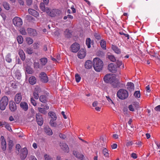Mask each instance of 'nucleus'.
Here are the masks:
<instances>
[{
  "label": "nucleus",
  "instance_id": "obj_50",
  "mask_svg": "<svg viewBox=\"0 0 160 160\" xmlns=\"http://www.w3.org/2000/svg\"><path fill=\"white\" fill-rule=\"evenodd\" d=\"M34 65V68L37 69L40 68H41L40 64L38 62H35Z\"/></svg>",
  "mask_w": 160,
  "mask_h": 160
},
{
  "label": "nucleus",
  "instance_id": "obj_30",
  "mask_svg": "<svg viewBox=\"0 0 160 160\" xmlns=\"http://www.w3.org/2000/svg\"><path fill=\"white\" fill-rule=\"evenodd\" d=\"M29 83L32 85L35 84L36 82V79L34 76L30 77L29 79Z\"/></svg>",
  "mask_w": 160,
  "mask_h": 160
},
{
  "label": "nucleus",
  "instance_id": "obj_17",
  "mask_svg": "<svg viewBox=\"0 0 160 160\" xmlns=\"http://www.w3.org/2000/svg\"><path fill=\"white\" fill-rule=\"evenodd\" d=\"M27 31L29 35L31 36H34L37 35V32L35 30L31 28H28Z\"/></svg>",
  "mask_w": 160,
  "mask_h": 160
},
{
  "label": "nucleus",
  "instance_id": "obj_6",
  "mask_svg": "<svg viewBox=\"0 0 160 160\" xmlns=\"http://www.w3.org/2000/svg\"><path fill=\"white\" fill-rule=\"evenodd\" d=\"M12 22L15 27L18 28L21 27L23 23L22 19L18 17L14 18L12 20Z\"/></svg>",
  "mask_w": 160,
  "mask_h": 160
},
{
  "label": "nucleus",
  "instance_id": "obj_10",
  "mask_svg": "<svg viewBox=\"0 0 160 160\" xmlns=\"http://www.w3.org/2000/svg\"><path fill=\"white\" fill-rule=\"evenodd\" d=\"M71 51L73 52H77L80 48V46L79 44L77 42L73 43L71 47Z\"/></svg>",
  "mask_w": 160,
  "mask_h": 160
},
{
  "label": "nucleus",
  "instance_id": "obj_2",
  "mask_svg": "<svg viewBox=\"0 0 160 160\" xmlns=\"http://www.w3.org/2000/svg\"><path fill=\"white\" fill-rule=\"evenodd\" d=\"M117 95L118 98L120 99L124 100L128 97V93L126 90L120 89L118 91Z\"/></svg>",
  "mask_w": 160,
  "mask_h": 160
},
{
  "label": "nucleus",
  "instance_id": "obj_38",
  "mask_svg": "<svg viewBox=\"0 0 160 160\" xmlns=\"http://www.w3.org/2000/svg\"><path fill=\"white\" fill-rule=\"evenodd\" d=\"M56 120L51 119L50 121V124L51 126L53 127H56L57 126V123L55 122Z\"/></svg>",
  "mask_w": 160,
  "mask_h": 160
},
{
  "label": "nucleus",
  "instance_id": "obj_23",
  "mask_svg": "<svg viewBox=\"0 0 160 160\" xmlns=\"http://www.w3.org/2000/svg\"><path fill=\"white\" fill-rule=\"evenodd\" d=\"M28 12L30 14L35 17H37L39 15L37 11L31 8H29L28 9Z\"/></svg>",
  "mask_w": 160,
  "mask_h": 160
},
{
  "label": "nucleus",
  "instance_id": "obj_25",
  "mask_svg": "<svg viewBox=\"0 0 160 160\" xmlns=\"http://www.w3.org/2000/svg\"><path fill=\"white\" fill-rule=\"evenodd\" d=\"M112 48L116 53L119 54L121 53V50L117 46L115 45H112Z\"/></svg>",
  "mask_w": 160,
  "mask_h": 160
},
{
  "label": "nucleus",
  "instance_id": "obj_53",
  "mask_svg": "<svg viewBox=\"0 0 160 160\" xmlns=\"http://www.w3.org/2000/svg\"><path fill=\"white\" fill-rule=\"evenodd\" d=\"M44 158L45 160H52V158L50 156L47 154L45 155Z\"/></svg>",
  "mask_w": 160,
  "mask_h": 160
},
{
  "label": "nucleus",
  "instance_id": "obj_64",
  "mask_svg": "<svg viewBox=\"0 0 160 160\" xmlns=\"http://www.w3.org/2000/svg\"><path fill=\"white\" fill-rule=\"evenodd\" d=\"M154 109L157 111H160V105H158L155 107Z\"/></svg>",
  "mask_w": 160,
  "mask_h": 160
},
{
  "label": "nucleus",
  "instance_id": "obj_32",
  "mask_svg": "<svg viewBox=\"0 0 160 160\" xmlns=\"http://www.w3.org/2000/svg\"><path fill=\"white\" fill-rule=\"evenodd\" d=\"M48 116H50L52 119L56 120L57 119V117L55 113L53 112H50L48 113Z\"/></svg>",
  "mask_w": 160,
  "mask_h": 160
},
{
  "label": "nucleus",
  "instance_id": "obj_63",
  "mask_svg": "<svg viewBox=\"0 0 160 160\" xmlns=\"http://www.w3.org/2000/svg\"><path fill=\"white\" fill-rule=\"evenodd\" d=\"M131 157L134 159L137 158V157L136 153H132L131 154Z\"/></svg>",
  "mask_w": 160,
  "mask_h": 160
},
{
  "label": "nucleus",
  "instance_id": "obj_43",
  "mask_svg": "<svg viewBox=\"0 0 160 160\" xmlns=\"http://www.w3.org/2000/svg\"><path fill=\"white\" fill-rule=\"evenodd\" d=\"M102 153L104 156L106 157L108 156L109 154L108 153V150L106 148H104L102 150Z\"/></svg>",
  "mask_w": 160,
  "mask_h": 160
},
{
  "label": "nucleus",
  "instance_id": "obj_29",
  "mask_svg": "<svg viewBox=\"0 0 160 160\" xmlns=\"http://www.w3.org/2000/svg\"><path fill=\"white\" fill-rule=\"evenodd\" d=\"M40 64L42 66H45L47 63L48 60L46 58H43L40 59Z\"/></svg>",
  "mask_w": 160,
  "mask_h": 160
},
{
  "label": "nucleus",
  "instance_id": "obj_4",
  "mask_svg": "<svg viewBox=\"0 0 160 160\" xmlns=\"http://www.w3.org/2000/svg\"><path fill=\"white\" fill-rule=\"evenodd\" d=\"M115 79V77L112 74H108L106 75L104 78L103 80L105 82L107 83H110L113 82Z\"/></svg>",
  "mask_w": 160,
  "mask_h": 160
},
{
  "label": "nucleus",
  "instance_id": "obj_60",
  "mask_svg": "<svg viewBox=\"0 0 160 160\" xmlns=\"http://www.w3.org/2000/svg\"><path fill=\"white\" fill-rule=\"evenodd\" d=\"M17 85L16 83L15 82L12 83L11 84V87L14 88V89H16L17 88Z\"/></svg>",
  "mask_w": 160,
  "mask_h": 160
},
{
  "label": "nucleus",
  "instance_id": "obj_39",
  "mask_svg": "<svg viewBox=\"0 0 160 160\" xmlns=\"http://www.w3.org/2000/svg\"><path fill=\"white\" fill-rule=\"evenodd\" d=\"M26 71L28 74H31L33 73V71L32 68L29 67H27L26 68Z\"/></svg>",
  "mask_w": 160,
  "mask_h": 160
},
{
  "label": "nucleus",
  "instance_id": "obj_34",
  "mask_svg": "<svg viewBox=\"0 0 160 160\" xmlns=\"http://www.w3.org/2000/svg\"><path fill=\"white\" fill-rule=\"evenodd\" d=\"M106 42L103 39H102L100 42L101 47L104 50L106 49Z\"/></svg>",
  "mask_w": 160,
  "mask_h": 160
},
{
  "label": "nucleus",
  "instance_id": "obj_61",
  "mask_svg": "<svg viewBox=\"0 0 160 160\" xmlns=\"http://www.w3.org/2000/svg\"><path fill=\"white\" fill-rule=\"evenodd\" d=\"M18 2L21 5L23 6L24 4V2L23 0H18Z\"/></svg>",
  "mask_w": 160,
  "mask_h": 160
},
{
  "label": "nucleus",
  "instance_id": "obj_59",
  "mask_svg": "<svg viewBox=\"0 0 160 160\" xmlns=\"http://www.w3.org/2000/svg\"><path fill=\"white\" fill-rule=\"evenodd\" d=\"M128 108L129 110H130V111L132 112L134 111V109L132 105H130L129 106Z\"/></svg>",
  "mask_w": 160,
  "mask_h": 160
},
{
  "label": "nucleus",
  "instance_id": "obj_37",
  "mask_svg": "<svg viewBox=\"0 0 160 160\" xmlns=\"http://www.w3.org/2000/svg\"><path fill=\"white\" fill-rule=\"evenodd\" d=\"M17 40L19 44H22V43L23 40L22 36H18L17 38Z\"/></svg>",
  "mask_w": 160,
  "mask_h": 160
},
{
  "label": "nucleus",
  "instance_id": "obj_62",
  "mask_svg": "<svg viewBox=\"0 0 160 160\" xmlns=\"http://www.w3.org/2000/svg\"><path fill=\"white\" fill-rule=\"evenodd\" d=\"M112 149H116L117 147V144L116 143H113L111 146Z\"/></svg>",
  "mask_w": 160,
  "mask_h": 160
},
{
  "label": "nucleus",
  "instance_id": "obj_33",
  "mask_svg": "<svg viewBox=\"0 0 160 160\" xmlns=\"http://www.w3.org/2000/svg\"><path fill=\"white\" fill-rule=\"evenodd\" d=\"M45 4L43 2H41L40 4V9L43 12H46V11L47 9H48V8L47 7H45Z\"/></svg>",
  "mask_w": 160,
  "mask_h": 160
},
{
  "label": "nucleus",
  "instance_id": "obj_36",
  "mask_svg": "<svg viewBox=\"0 0 160 160\" xmlns=\"http://www.w3.org/2000/svg\"><path fill=\"white\" fill-rule=\"evenodd\" d=\"M38 110L39 112L44 114H46L47 113L46 110H45L44 108L39 107L38 108Z\"/></svg>",
  "mask_w": 160,
  "mask_h": 160
},
{
  "label": "nucleus",
  "instance_id": "obj_24",
  "mask_svg": "<svg viewBox=\"0 0 160 160\" xmlns=\"http://www.w3.org/2000/svg\"><path fill=\"white\" fill-rule=\"evenodd\" d=\"M44 131L45 133L48 135H52V131L49 127H45L44 128Z\"/></svg>",
  "mask_w": 160,
  "mask_h": 160
},
{
  "label": "nucleus",
  "instance_id": "obj_56",
  "mask_svg": "<svg viewBox=\"0 0 160 160\" xmlns=\"http://www.w3.org/2000/svg\"><path fill=\"white\" fill-rule=\"evenodd\" d=\"M27 52L29 54H31L33 52L31 48H27Z\"/></svg>",
  "mask_w": 160,
  "mask_h": 160
},
{
  "label": "nucleus",
  "instance_id": "obj_22",
  "mask_svg": "<svg viewBox=\"0 0 160 160\" xmlns=\"http://www.w3.org/2000/svg\"><path fill=\"white\" fill-rule=\"evenodd\" d=\"M40 90V89L39 88H36L35 89V90L34 91L33 93V98L36 99H38L39 98V91Z\"/></svg>",
  "mask_w": 160,
  "mask_h": 160
},
{
  "label": "nucleus",
  "instance_id": "obj_47",
  "mask_svg": "<svg viewBox=\"0 0 160 160\" xmlns=\"http://www.w3.org/2000/svg\"><path fill=\"white\" fill-rule=\"evenodd\" d=\"M133 95L136 98H139L140 96V91H135Z\"/></svg>",
  "mask_w": 160,
  "mask_h": 160
},
{
  "label": "nucleus",
  "instance_id": "obj_20",
  "mask_svg": "<svg viewBox=\"0 0 160 160\" xmlns=\"http://www.w3.org/2000/svg\"><path fill=\"white\" fill-rule=\"evenodd\" d=\"M73 154L77 158L82 160L84 158V155L80 153L79 152L76 151H74L73 152Z\"/></svg>",
  "mask_w": 160,
  "mask_h": 160
},
{
  "label": "nucleus",
  "instance_id": "obj_51",
  "mask_svg": "<svg viewBox=\"0 0 160 160\" xmlns=\"http://www.w3.org/2000/svg\"><path fill=\"white\" fill-rule=\"evenodd\" d=\"M20 33L23 35H25L27 34V32L25 29L24 28H22L20 30Z\"/></svg>",
  "mask_w": 160,
  "mask_h": 160
},
{
  "label": "nucleus",
  "instance_id": "obj_48",
  "mask_svg": "<svg viewBox=\"0 0 160 160\" xmlns=\"http://www.w3.org/2000/svg\"><path fill=\"white\" fill-rule=\"evenodd\" d=\"M5 128L9 131H12V130L10 127V125L8 124V123L6 122V124H5V126H4Z\"/></svg>",
  "mask_w": 160,
  "mask_h": 160
},
{
  "label": "nucleus",
  "instance_id": "obj_55",
  "mask_svg": "<svg viewBox=\"0 0 160 160\" xmlns=\"http://www.w3.org/2000/svg\"><path fill=\"white\" fill-rule=\"evenodd\" d=\"M119 33L121 35H124L127 38V39H128L129 38V36L128 34H125L122 32H120Z\"/></svg>",
  "mask_w": 160,
  "mask_h": 160
},
{
  "label": "nucleus",
  "instance_id": "obj_28",
  "mask_svg": "<svg viewBox=\"0 0 160 160\" xmlns=\"http://www.w3.org/2000/svg\"><path fill=\"white\" fill-rule=\"evenodd\" d=\"M19 54L21 59L23 61L24 60L25 57L24 52L22 50H19Z\"/></svg>",
  "mask_w": 160,
  "mask_h": 160
},
{
  "label": "nucleus",
  "instance_id": "obj_5",
  "mask_svg": "<svg viewBox=\"0 0 160 160\" xmlns=\"http://www.w3.org/2000/svg\"><path fill=\"white\" fill-rule=\"evenodd\" d=\"M60 12V10L56 9H54L51 10L48 8L47 9L46 11V13L51 17H54L58 15L59 14Z\"/></svg>",
  "mask_w": 160,
  "mask_h": 160
},
{
  "label": "nucleus",
  "instance_id": "obj_52",
  "mask_svg": "<svg viewBox=\"0 0 160 160\" xmlns=\"http://www.w3.org/2000/svg\"><path fill=\"white\" fill-rule=\"evenodd\" d=\"M108 58L109 60L112 62H114L116 61L115 57L113 55H109L108 57Z\"/></svg>",
  "mask_w": 160,
  "mask_h": 160
},
{
  "label": "nucleus",
  "instance_id": "obj_14",
  "mask_svg": "<svg viewBox=\"0 0 160 160\" xmlns=\"http://www.w3.org/2000/svg\"><path fill=\"white\" fill-rule=\"evenodd\" d=\"M9 108L10 110L12 112L15 111L17 109V107L15 102L12 101H10Z\"/></svg>",
  "mask_w": 160,
  "mask_h": 160
},
{
  "label": "nucleus",
  "instance_id": "obj_41",
  "mask_svg": "<svg viewBox=\"0 0 160 160\" xmlns=\"http://www.w3.org/2000/svg\"><path fill=\"white\" fill-rule=\"evenodd\" d=\"M21 146L19 144H17L16 146V152L18 154L19 153V151H20Z\"/></svg>",
  "mask_w": 160,
  "mask_h": 160
},
{
  "label": "nucleus",
  "instance_id": "obj_44",
  "mask_svg": "<svg viewBox=\"0 0 160 160\" xmlns=\"http://www.w3.org/2000/svg\"><path fill=\"white\" fill-rule=\"evenodd\" d=\"M4 8L7 10H8L10 9L9 4L7 2H4L3 4Z\"/></svg>",
  "mask_w": 160,
  "mask_h": 160
},
{
  "label": "nucleus",
  "instance_id": "obj_35",
  "mask_svg": "<svg viewBox=\"0 0 160 160\" xmlns=\"http://www.w3.org/2000/svg\"><path fill=\"white\" fill-rule=\"evenodd\" d=\"M110 84H112L114 88H117L119 86V83L118 81H116L115 79Z\"/></svg>",
  "mask_w": 160,
  "mask_h": 160
},
{
  "label": "nucleus",
  "instance_id": "obj_26",
  "mask_svg": "<svg viewBox=\"0 0 160 160\" xmlns=\"http://www.w3.org/2000/svg\"><path fill=\"white\" fill-rule=\"evenodd\" d=\"M94 43L93 41H91L90 38H87L86 40V44L88 48H91V44H93Z\"/></svg>",
  "mask_w": 160,
  "mask_h": 160
},
{
  "label": "nucleus",
  "instance_id": "obj_8",
  "mask_svg": "<svg viewBox=\"0 0 160 160\" xmlns=\"http://www.w3.org/2000/svg\"><path fill=\"white\" fill-rule=\"evenodd\" d=\"M40 80L43 83L47 82L48 81V78L46 74L44 72H41L39 75Z\"/></svg>",
  "mask_w": 160,
  "mask_h": 160
},
{
  "label": "nucleus",
  "instance_id": "obj_57",
  "mask_svg": "<svg viewBox=\"0 0 160 160\" xmlns=\"http://www.w3.org/2000/svg\"><path fill=\"white\" fill-rule=\"evenodd\" d=\"M32 0H27L26 2L27 5L30 6L32 3Z\"/></svg>",
  "mask_w": 160,
  "mask_h": 160
},
{
  "label": "nucleus",
  "instance_id": "obj_40",
  "mask_svg": "<svg viewBox=\"0 0 160 160\" xmlns=\"http://www.w3.org/2000/svg\"><path fill=\"white\" fill-rule=\"evenodd\" d=\"M13 145V143L12 140H10L8 144V148L10 151L11 150Z\"/></svg>",
  "mask_w": 160,
  "mask_h": 160
},
{
  "label": "nucleus",
  "instance_id": "obj_15",
  "mask_svg": "<svg viewBox=\"0 0 160 160\" xmlns=\"http://www.w3.org/2000/svg\"><path fill=\"white\" fill-rule=\"evenodd\" d=\"M86 54V51L83 49H81L78 53V57L79 58L82 59L84 58Z\"/></svg>",
  "mask_w": 160,
  "mask_h": 160
},
{
  "label": "nucleus",
  "instance_id": "obj_11",
  "mask_svg": "<svg viewBox=\"0 0 160 160\" xmlns=\"http://www.w3.org/2000/svg\"><path fill=\"white\" fill-rule=\"evenodd\" d=\"M36 118L38 124L39 126H42L43 123V119L42 116L39 113H37L36 115Z\"/></svg>",
  "mask_w": 160,
  "mask_h": 160
},
{
  "label": "nucleus",
  "instance_id": "obj_45",
  "mask_svg": "<svg viewBox=\"0 0 160 160\" xmlns=\"http://www.w3.org/2000/svg\"><path fill=\"white\" fill-rule=\"evenodd\" d=\"M30 101L31 103L34 106L37 105V102L33 98V97H31L30 98Z\"/></svg>",
  "mask_w": 160,
  "mask_h": 160
},
{
  "label": "nucleus",
  "instance_id": "obj_31",
  "mask_svg": "<svg viewBox=\"0 0 160 160\" xmlns=\"http://www.w3.org/2000/svg\"><path fill=\"white\" fill-rule=\"evenodd\" d=\"M65 37L68 38L71 37L72 35V32L69 29H66L64 32Z\"/></svg>",
  "mask_w": 160,
  "mask_h": 160
},
{
  "label": "nucleus",
  "instance_id": "obj_7",
  "mask_svg": "<svg viewBox=\"0 0 160 160\" xmlns=\"http://www.w3.org/2000/svg\"><path fill=\"white\" fill-rule=\"evenodd\" d=\"M19 153L20 159L22 160L25 159L28 153V150L27 148H24L21 149Z\"/></svg>",
  "mask_w": 160,
  "mask_h": 160
},
{
  "label": "nucleus",
  "instance_id": "obj_49",
  "mask_svg": "<svg viewBox=\"0 0 160 160\" xmlns=\"http://www.w3.org/2000/svg\"><path fill=\"white\" fill-rule=\"evenodd\" d=\"M75 78L77 82H80L81 78L79 75L78 74H76L75 75Z\"/></svg>",
  "mask_w": 160,
  "mask_h": 160
},
{
  "label": "nucleus",
  "instance_id": "obj_1",
  "mask_svg": "<svg viewBox=\"0 0 160 160\" xmlns=\"http://www.w3.org/2000/svg\"><path fill=\"white\" fill-rule=\"evenodd\" d=\"M93 66L95 71L97 72H100L102 69L103 63L100 58H96L93 59Z\"/></svg>",
  "mask_w": 160,
  "mask_h": 160
},
{
  "label": "nucleus",
  "instance_id": "obj_27",
  "mask_svg": "<svg viewBox=\"0 0 160 160\" xmlns=\"http://www.w3.org/2000/svg\"><path fill=\"white\" fill-rule=\"evenodd\" d=\"M39 101L42 103H46L47 102V97L45 95H41L39 97Z\"/></svg>",
  "mask_w": 160,
  "mask_h": 160
},
{
  "label": "nucleus",
  "instance_id": "obj_54",
  "mask_svg": "<svg viewBox=\"0 0 160 160\" xmlns=\"http://www.w3.org/2000/svg\"><path fill=\"white\" fill-rule=\"evenodd\" d=\"M5 60L7 62H10L12 61V59L10 58V56L9 55H7Z\"/></svg>",
  "mask_w": 160,
  "mask_h": 160
},
{
  "label": "nucleus",
  "instance_id": "obj_19",
  "mask_svg": "<svg viewBox=\"0 0 160 160\" xmlns=\"http://www.w3.org/2000/svg\"><path fill=\"white\" fill-rule=\"evenodd\" d=\"M127 88L128 90L130 91H133L134 89V84L132 82H128L126 85Z\"/></svg>",
  "mask_w": 160,
  "mask_h": 160
},
{
  "label": "nucleus",
  "instance_id": "obj_16",
  "mask_svg": "<svg viewBox=\"0 0 160 160\" xmlns=\"http://www.w3.org/2000/svg\"><path fill=\"white\" fill-rule=\"evenodd\" d=\"M20 108L24 111H27L28 109V103L25 102H21L20 104Z\"/></svg>",
  "mask_w": 160,
  "mask_h": 160
},
{
  "label": "nucleus",
  "instance_id": "obj_13",
  "mask_svg": "<svg viewBox=\"0 0 160 160\" xmlns=\"http://www.w3.org/2000/svg\"><path fill=\"white\" fill-rule=\"evenodd\" d=\"M22 99V95L21 93L16 94L14 97V101L17 104H19L21 101Z\"/></svg>",
  "mask_w": 160,
  "mask_h": 160
},
{
  "label": "nucleus",
  "instance_id": "obj_18",
  "mask_svg": "<svg viewBox=\"0 0 160 160\" xmlns=\"http://www.w3.org/2000/svg\"><path fill=\"white\" fill-rule=\"evenodd\" d=\"M60 146L62 150L65 152H68L69 148L68 145L65 143H61Z\"/></svg>",
  "mask_w": 160,
  "mask_h": 160
},
{
  "label": "nucleus",
  "instance_id": "obj_21",
  "mask_svg": "<svg viewBox=\"0 0 160 160\" xmlns=\"http://www.w3.org/2000/svg\"><path fill=\"white\" fill-rule=\"evenodd\" d=\"M92 61L88 60L85 62L84 66L86 69H90L92 68Z\"/></svg>",
  "mask_w": 160,
  "mask_h": 160
},
{
  "label": "nucleus",
  "instance_id": "obj_3",
  "mask_svg": "<svg viewBox=\"0 0 160 160\" xmlns=\"http://www.w3.org/2000/svg\"><path fill=\"white\" fill-rule=\"evenodd\" d=\"M8 103V99L6 96L3 97L0 101V109L3 111L4 110Z\"/></svg>",
  "mask_w": 160,
  "mask_h": 160
},
{
  "label": "nucleus",
  "instance_id": "obj_42",
  "mask_svg": "<svg viewBox=\"0 0 160 160\" xmlns=\"http://www.w3.org/2000/svg\"><path fill=\"white\" fill-rule=\"evenodd\" d=\"M26 41L27 43L29 44L30 45L33 42V40L30 38H26Z\"/></svg>",
  "mask_w": 160,
  "mask_h": 160
},
{
  "label": "nucleus",
  "instance_id": "obj_9",
  "mask_svg": "<svg viewBox=\"0 0 160 160\" xmlns=\"http://www.w3.org/2000/svg\"><path fill=\"white\" fill-rule=\"evenodd\" d=\"M108 70L111 72L115 73L118 70L117 66L114 64L111 63L108 65Z\"/></svg>",
  "mask_w": 160,
  "mask_h": 160
},
{
  "label": "nucleus",
  "instance_id": "obj_12",
  "mask_svg": "<svg viewBox=\"0 0 160 160\" xmlns=\"http://www.w3.org/2000/svg\"><path fill=\"white\" fill-rule=\"evenodd\" d=\"M1 147L3 151H5L6 150L7 148L6 142L5 139L4 137L2 136L1 137Z\"/></svg>",
  "mask_w": 160,
  "mask_h": 160
},
{
  "label": "nucleus",
  "instance_id": "obj_58",
  "mask_svg": "<svg viewBox=\"0 0 160 160\" xmlns=\"http://www.w3.org/2000/svg\"><path fill=\"white\" fill-rule=\"evenodd\" d=\"M117 64L118 67H120L122 65V62L121 61L117 60Z\"/></svg>",
  "mask_w": 160,
  "mask_h": 160
},
{
  "label": "nucleus",
  "instance_id": "obj_46",
  "mask_svg": "<svg viewBox=\"0 0 160 160\" xmlns=\"http://www.w3.org/2000/svg\"><path fill=\"white\" fill-rule=\"evenodd\" d=\"M93 35L95 38L98 40H100L101 38L100 34L98 33L95 32L94 33Z\"/></svg>",
  "mask_w": 160,
  "mask_h": 160
}]
</instances>
